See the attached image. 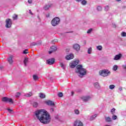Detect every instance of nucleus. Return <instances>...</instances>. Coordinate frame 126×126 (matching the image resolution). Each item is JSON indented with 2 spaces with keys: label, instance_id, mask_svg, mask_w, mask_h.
Here are the masks:
<instances>
[{
  "label": "nucleus",
  "instance_id": "1",
  "mask_svg": "<svg viewBox=\"0 0 126 126\" xmlns=\"http://www.w3.org/2000/svg\"><path fill=\"white\" fill-rule=\"evenodd\" d=\"M35 115L41 124H47L51 122V115L44 109L35 111Z\"/></svg>",
  "mask_w": 126,
  "mask_h": 126
},
{
  "label": "nucleus",
  "instance_id": "2",
  "mask_svg": "<svg viewBox=\"0 0 126 126\" xmlns=\"http://www.w3.org/2000/svg\"><path fill=\"white\" fill-rule=\"evenodd\" d=\"M76 73H79V77H83L84 75H86V70L83 68L82 65H77L76 67Z\"/></svg>",
  "mask_w": 126,
  "mask_h": 126
},
{
  "label": "nucleus",
  "instance_id": "3",
  "mask_svg": "<svg viewBox=\"0 0 126 126\" xmlns=\"http://www.w3.org/2000/svg\"><path fill=\"white\" fill-rule=\"evenodd\" d=\"M110 73H111V72L108 69H103L99 71V75H101V76H103V77L108 76Z\"/></svg>",
  "mask_w": 126,
  "mask_h": 126
},
{
  "label": "nucleus",
  "instance_id": "4",
  "mask_svg": "<svg viewBox=\"0 0 126 126\" xmlns=\"http://www.w3.org/2000/svg\"><path fill=\"white\" fill-rule=\"evenodd\" d=\"M59 23H60V18L58 17H55L51 21L52 26H57Z\"/></svg>",
  "mask_w": 126,
  "mask_h": 126
},
{
  "label": "nucleus",
  "instance_id": "5",
  "mask_svg": "<svg viewBox=\"0 0 126 126\" xmlns=\"http://www.w3.org/2000/svg\"><path fill=\"white\" fill-rule=\"evenodd\" d=\"M2 102H5L6 103H10V104H13V100L11 98H9L7 97H3L2 98Z\"/></svg>",
  "mask_w": 126,
  "mask_h": 126
},
{
  "label": "nucleus",
  "instance_id": "6",
  "mask_svg": "<svg viewBox=\"0 0 126 126\" xmlns=\"http://www.w3.org/2000/svg\"><path fill=\"white\" fill-rule=\"evenodd\" d=\"M79 63V60H77L75 61H73L72 63H70V66L71 68H74L77 64Z\"/></svg>",
  "mask_w": 126,
  "mask_h": 126
},
{
  "label": "nucleus",
  "instance_id": "7",
  "mask_svg": "<svg viewBox=\"0 0 126 126\" xmlns=\"http://www.w3.org/2000/svg\"><path fill=\"white\" fill-rule=\"evenodd\" d=\"M6 22V28H10L11 27V24H12V22L11 20L10 19H7L5 21Z\"/></svg>",
  "mask_w": 126,
  "mask_h": 126
},
{
  "label": "nucleus",
  "instance_id": "8",
  "mask_svg": "<svg viewBox=\"0 0 126 126\" xmlns=\"http://www.w3.org/2000/svg\"><path fill=\"white\" fill-rule=\"evenodd\" d=\"M74 126H83V123L80 120H76L74 123Z\"/></svg>",
  "mask_w": 126,
  "mask_h": 126
},
{
  "label": "nucleus",
  "instance_id": "9",
  "mask_svg": "<svg viewBox=\"0 0 126 126\" xmlns=\"http://www.w3.org/2000/svg\"><path fill=\"white\" fill-rule=\"evenodd\" d=\"M13 56L11 55L9 58L7 59V62L9 64L12 65V64H13Z\"/></svg>",
  "mask_w": 126,
  "mask_h": 126
},
{
  "label": "nucleus",
  "instance_id": "10",
  "mask_svg": "<svg viewBox=\"0 0 126 126\" xmlns=\"http://www.w3.org/2000/svg\"><path fill=\"white\" fill-rule=\"evenodd\" d=\"M47 63L48 64H50V65L52 64H54L55 63V59L51 58L50 59H48L47 60Z\"/></svg>",
  "mask_w": 126,
  "mask_h": 126
},
{
  "label": "nucleus",
  "instance_id": "11",
  "mask_svg": "<svg viewBox=\"0 0 126 126\" xmlns=\"http://www.w3.org/2000/svg\"><path fill=\"white\" fill-rule=\"evenodd\" d=\"M73 48L77 52L80 50V46L78 44H74L73 45Z\"/></svg>",
  "mask_w": 126,
  "mask_h": 126
},
{
  "label": "nucleus",
  "instance_id": "12",
  "mask_svg": "<svg viewBox=\"0 0 126 126\" xmlns=\"http://www.w3.org/2000/svg\"><path fill=\"white\" fill-rule=\"evenodd\" d=\"M121 58H122V54L120 53L115 56L114 60V61H119V60L121 59Z\"/></svg>",
  "mask_w": 126,
  "mask_h": 126
},
{
  "label": "nucleus",
  "instance_id": "13",
  "mask_svg": "<svg viewBox=\"0 0 126 126\" xmlns=\"http://www.w3.org/2000/svg\"><path fill=\"white\" fill-rule=\"evenodd\" d=\"M50 48L52 50L49 51V54H52V53H54V52H56V51H57V47L55 46H52Z\"/></svg>",
  "mask_w": 126,
  "mask_h": 126
},
{
  "label": "nucleus",
  "instance_id": "14",
  "mask_svg": "<svg viewBox=\"0 0 126 126\" xmlns=\"http://www.w3.org/2000/svg\"><path fill=\"white\" fill-rule=\"evenodd\" d=\"M46 104H47V105L48 106H55V102L52 100H48L46 101Z\"/></svg>",
  "mask_w": 126,
  "mask_h": 126
},
{
  "label": "nucleus",
  "instance_id": "15",
  "mask_svg": "<svg viewBox=\"0 0 126 126\" xmlns=\"http://www.w3.org/2000/svg\"><path fill=\"white\" fill-rule=\"evenodd\" d=\"M90 99V96H82L81 99L83 100L84 102H87Z\"/></svg>",
  "mask_w": 126,
  "mask_h": 126
},
{
  "label": "nucleus",
  "instance_id": "16",
  "mask_svg": "<svg viewBox=\"0 0 126 126\" xmlns=\"http://www.w3.org/2000/svg\"><path fill=\"white\" fill-rule=\"evenodd\" d=\"M73 58H74V56H73V54H70L67 56H66V60H67L68 61H69V60H72V59H73Z\"/></svg>",
  "mask_w": 126,
  "mask_h": 126
},
{
  "label": "nucleus",
  "instance_id": "17",
  "mask_svg": "<svg viewBox=\"0 0 126 126\" xmlns=\"http://www.w3.org/2000/svg\"><path fill=\"white\" fill-rule=\"evenodd\" d=\"M28 61H29L28 58H25V59L24 60V65H25V66H26L27 65V63H28Z\"/></svg>",
  "mask_w": 126,
  "mask_h": 126
},
{
  "label": "nucleus",
  "instance_id": "18",
  "mask_svg": "<svg viewBox=\"0 0 126 126\" xmlns=\"http://www.w3.org/2000/svg\"><path fill=\"white\" fill-rule=\"evenodd\" d=\"M52 4H50V5H46L44 7V9L45 10H48V9H49V8H50V7H51V6H52Z\"/></svg>",
  "mask_w": 126,
  "mask_h": 126
},
{
  "label": "nucleus",
  "instance_id": "19",
  "mask_svg": "<svg viewBox=\"0 0 126 126\" xmlns=\"http://www.w3.org/2000/svg\"><path fill=\"white\" fill-rule=\"evenodd\" d=\"M39 97L40 98H41V99H44V98H46V95L43 93H40Z\"/></svg>",
  "mask_w": 126,
  "mask_h": 126
},
{
  "label": "nucleus",
  "instance_id": "20",
  "mask_svg": "<svg viewBox=\"0 0 126 126\" xmlns=\"http://www.w3.org/2000/svg\"><path fill=\"white\" fill-rule=\"evenodd\" d=\"M32 95H33V94H32V92H30L28 94H25V97H31V96H32Z\"/></svg>",
  "mask_w": 126,
  "mask_h": 126
},
{
  "label": "nucleus",
  "instance_id": "21",
  "mask_svg": "<svg viewBox=\"0 0 126 126\" xmlns=\"http://www.w3.org/2000/svg\"><path fill=\"white\" fill-rule=\"evenodd\" d=\"M94 87L95 88H97V89H99L100 88V86L99 85V83H95L94 84Z\"/></svg>",
  "mask_w": 126,
  "mask_h": 126
},
{
  "label": "nucleus",
  "instance_id": "22",
  "mask_svg": "<svg viewBox=\"0 0 126 126\" xmlns=\"http://www.w3.org/2000/svg\"><path fill=\"white\" fill-rule=\"evenodd\" d=\"M32 77L34 80H38L39 79V77H38V76L36 75H33Z\"/></svg>",
  "mask_w": 126,
  "mask_h": 126
},
{
  "label": "nucleus",
  "instance_id": "23",
  "mask_svg": "<svg viewBox=\"0 0 126 126\" xmlns=\"http://www.w3.org/2000/svg\"><path fill=\"white\" fill-rule=\"evenodd\" d=\"M38 104L37 102H34L32 104V106L34 107V108H37V107H38Z\"/></svg>",
  "mask_w": 126,
  "mask_h": 126
},
{
  "label": "nucleus",
  "instance_id": "24",
  "mask_svg": "<svg viewBox=\"0 0 126 126\" xmlns=\"http://www.w3.org/2000/svg\"><path fill=\"white\" fill-rule=\"evenodd\" d=\"M112 69L114 71H116V70H117L118 69V65H114L113 68H112Z\"/></svg>",
  "mask_w": 126,
  "mask_h": 126
},
{
  "label": "nucleus",
  "instance_id": "25",
  "mask_svg": "<svg viewBox=\"0 0 126 126\" xmlns=\"http://www.w3.org/2000/svg\"><path fill=\"white\" fill-rule=\"evenodd\" d=\"M96 49H97L98 51H102V49H103V47H102V46L99 45L96 47Z\"/></svg>",
  "mask_w": 126,
  "mask_h": 126
},
{
  "label": "nucleus",
  "instance_id": "26",
  "mask_svg": "<svg viewBox=\"0 0 126 126\" xmlns=\"http://www.w3.org/2000/svg\"><path fill=\"white\" fill-rule=\"evenodd\" d=\"M112 120H113V121H115L117 120V119H118V117L117 116V115H115L113 114V116H112Z\"/></svg>",
  "mask_w": 126,
  "mask_h": 126
},
{
  "label": "nucleus",
  "instance_id": "27",
  "mask_svg": "<svg viewBox=\"0 0 126 126\" xmlns=\"http://www.w3.org/2000/svg\"><path fill=\"white\" fill-rule=\"evenodd\" d=\"M105 121L107 123L111 122V118L109 117L105 118Z\"/></svg>",
  "mask_w": 126,
  "mask_h": 126
},
{
  "label": "nucleus",
  "instance_id": "28",
  "mask_svg": "<svg viewBox=\"0 0 126 126\" xmlns=\"http://www.w3.org/2000/svg\"><path fill=\"white\" fill-rule=\"evenodd\" d=\"M116 109L113 108L111 110V113L112 114V115H115Z\"/></svg>",
  "mask_w": 126,
  "mask_h": 126
},
{
  "label": "nucleus",
  "instance_id": "29",
  "mask_svg": "<svg viewBox=\"0 0 126 126\" xmlns=\"http://www.w3.org/2000/svg\"><path fill=\"white\" fill-rule=\"evenodd\" d=\"M96 117H97V114H95L94 116H92L91 117V121H93V120H94V119H95Z\"/></svg>",
  "mask_w": 126,
  "mask_h": 126
},
{
  "label": "nucleus",
  "instance_id": "30",
  "mask_svg": "<svg viewBox=\"0 0 126 126\" xmlns=\"http://www.w3.org/2000/svg\"><path fill=\"white\" fill-rule=\"evenodd\" d=\"M18 17V16L16 14H15L13 15V19L14 20H16V19H17V17Z\"/></svg>",
  "mask_w": 126,
  "mask_h": 126
},
{
  "label": "nucleus",
  "instance_id": "31",
  "mask_svg": "<svg viewBox=\"0 0 126 126\" xmlns=\"http://www.w3.org/2000/svg\"><path fill=\"white\" fill-rule=\"evenodd\" d=\"M81 3L83 5H85V4H86L87 3V1H86V0H84L81 1Z\"/></svg>",
  "mask_w": 126,
  "mask_h": 126
},
{
  "label": "nucleus",
  "instance_id": "32",
  "mask_svg": "<svg viewBox=\"0 0 126 126\" xmlns=\"http://www.w3.org/2000/svg\"><path fill=\"white\" fill-rule=\"evenodd\" d=\"M91 52H92V48L90 47L88 49V54H91Z\"/></svg>",
  "mask_w": 126,
  "mask_h": 126
},
{
  "label": "nucleus",
  "instance_id": "33",
  "mask_svg": "<svg viewBox=\"0 0 126 126\" xmlns=\"http://www.w3.org/2000/svg\"><path fill=\"white\" fill-rule=\"evenodd\" d=\"M21 95V94L20 93H17L16 94V95L15 96H16V98H18Z\"/></svg>",
  "mask_w": 126,
  "mask_h": 126
},
{
  "label": "nucleus",
  "instance_id": "34",
  "mask_svg": "<svg viewBox=\"0 0 126 126\" xmlns=\"http://www.w3.org/2000/svg\"><path fill=\"white\" fill-rule=\"evenodd\" d=\"M121 35L122 36V37H126V32H122L121 33Z\"/></svg>",
  "mask_w": 126,
  "mask_h": 126
},
{
  "label": "nucleus",
  "instance_id": "35",
  "mask_svg": "<svg viewBox=\"0 0 126 126\" xmlns=\"http://www.w3.org/2000/svg\"><path fill=\"white\" fill-rule=\"evenodd\" d=\"M58 95V96L60 97H63V93H59Z\"/></svg>",
  "mask_w": 126,
  "mask_h": 126
},
{
  "label": "nucleus",
  "instance_id": "36",
  "mask_svg": "<svg viewBox=\"0 0 126 126\" xmlns=\"http://www.w3.org/2000/svg\"><path fill=\"white\" fill-rule=\"evenodd\" d=\"M97 10H98V11H101V10H102V7L98 6L97 7Z\"/></svg>",
  "mask_w": 126,
  "mask_h": 126
},
{
  "label": "nucleus",
  "instance_id": "37",
  "mask_svg": "<svg viewBox=\"0 0 126 126\" xmlns=\"http://www.w3.org/2000/svg\"><path fill=\"white\" fill-rule=\"evenodd\" d=\"M74 112H75V113L76 114V115H79V111L77 109H75L74 110Z\"/></svg>",
  "mask_w": 126,
  "mask_h": 126
},
{
  "label": "nucleus",
  "instance_id": "38",
  "mask_svg": "<svg viewBox=\"0 0 126 126\" xmlns=\"http://www.w3.org/2000/svg\"><path fill=\"white\" fill-rule=\"evenodd\" d=\"M23 54L26 55V54H28V50L26 49L23 51Z\"/></svg>",
  "mask_w": 126,
  "mask_h": 126
},
{
  "label": "nucleus",
  "instance_id": "39",
  "mask_svg": "<svg viewBox=\"0 0 126 126\" xmlns=\"http://www.w3.org/2000/svg\"><path fill=\"white\" fill-rule=\"evenodd\" d=\"M92 30H93L92 29H89V30H88L87 33H88V34L90 33L91 32H92Z\"/></svg>",
  "mask_w": 126,
  "mask_h": 126
},
{
  "label": "nucleus",
  "instance_id": "40",
  "mask_svg": "<svg viewBox=\"0 0 126 126\" xmlns=\"http://www.w3.org/2000/svg\"><path fill=\"white\" fill-rule=\"evenodd\" d=\"M112 27L113 28H116V27H117V26L116 25V24L112 23Z\"/></svg>",
  "mask_w": 126,
  "mask_h": 126
},
{
  "label": "nucleus",
  "instance_id": "41",
  "mask_svg": "<svg viewBox=\"0 0 126 126\" xmlns=\"http://www.w3.org/2000/svg\"><path fill=\"white\" fill-rule=\"evenodd\" d=\"M115 85H111V90H112L113 89H114V88H115Z\"/></svg>",
  "mask_w": 126,
  "mask_h": 126
},
{
  "label": "nucleus",
  "instance_id": "42",
  "mask_svg": "<svg viewBox=\"0 0 126 126\" xmlns=\"http://www.w3.org/2000/svg\"><path fill=\"white\" fill-rule=\"evenodd\" d=\"M60 65L61 66V67H63V66H64V65H63V63H60Z\"/></svg>",
  "mask_w": 126,
  "mask_h": 126
},
{
  "label": "nucleus",
  "instance_id": "43",
  "mask_svg": "<svg viewBox=\"0 0 126 126\" xmlns=\"http://www.w3.org/2000/svg\"><path fill=\"white\" fill-rule=\"evenodd\" d=\"M7 110L8 111V112H9V113H11L12 112H13L12 109H8Z\"/></svg>",
  "mask_w": 126,
  "mask_h": 126
},
{
  "label": "nucleus",
  "instance_id": "44",
  "mask_svg": "<svg viewBox=\"0 0 126 126\" xmlns=\"http://www.w3.org/2000/svg\"><path fill=\"white\" fill-rule=\"evenodd\" d=\"M105 9H106V10H109V6H107L105 7Z\"/></svg>",
  "mask_w": 126,
  "mask_h": 126
},
{
  "label": "nucleus",
  "instance_id": "45",
  "mask_svg": "<svg viewBox=\"0 0 126 126\" xmlns=\"http://www.w3.org/2000/svg\"><path fill=\"white\" fill-rule=\"evenodd\" d=\"M29 3H31L32 2V0H28Z\"/></svg>",
  "mask_w": 126,
  "mask_h": 126
},
{
  "label": "nucleus",
  "instance_id": "46",
  "mask_svg": "<svg viewBox=\"0 0 126 126\" xmlns=\"http://www.w3.org/2000/svg\"><path fill=\"white\" fill-rule=\"evenodd\" d=\"M30 13L31 14V15H33V13H32V12H31V10H30Z\"/></svg>",
  "mask_w": 126,
  "mask_h": 126
},
{
  "label": "nucleus",
  "instance_id": "47",
  "mask_svg": "<svg viewBox=\"0 0 126 126\" xmlns=\"http://www.w3.org/2000/svg\"><path fill=\"white\" fill-rule=\"evenodd\" d=\"M74 94V92H71V95H72V96H73Z\"/></svg>",
  "mask_w": 126,
  "mask_h": 126
},
{
  "label": "nucleus",
  "instance_id": "48",
  "mask_svg": "<svg viewBox=\"0 0 126 126\" xmlns=\"http://www.w3.org/2000/svg\"><path fill=\"white\" fill-rule=\"evenodd\" d=\"M81 0H76V1H78V2H79V1H81Z\"/></svg>",
  "mask_w": 126,
  "mask_h": 126
},
{
  "label": "nucleus",
  "instance_id": "49",
  "mask_svg": "<svg viewBox=\"0 0 126 126\" xmlns=\"http://www.w3.org/2000/svg\"><path fill=\"white\" fill-rule=\"evenodd\" d=\"M119 90L120 91H122V87L119 88Z\"/></svg>",
  "mask_w": 126,
  "mask_h": 126
},
{
  "label": "nucleus",
  "instance_id": "50",
  "mask_svg": "<svg viewBox=\"0 0 126 126\" xmlns=\"http://www.w3.org/2000/svg\"><path fill=\"white\" fill-rule=\"evenodd\" d=\"M50 17V14H48L46 16V17Z\"/></svg>",
  "mask_w": 126,
  "mask_h": 126
},
{
  "label": "nucleus",
  "instance_id": "51",
  "mask_svg": "<svg viewBox=\"0 0 126 126\" xmlns=\"http://www.w3.org/2000/svg\"><path fill=\"white\" fill-rule=\"evenodd\" d=\"M122 0H116V1H121Z\"/></svg>",
  "mask_w": 126,
  "mask_h": 126
},
{
  "label": "nucleus",
  "instance_id": "52",
  "mask_svg": "<svg viewBox=\"0 0 126 126\" xmlns=\"http://www.w3.org/2000/svg\"><path fill=\"white\" fill-rule=\"evenodd\" d=\"M52 112H54V108H51Z\"/></svg>",
  "mask_w": 126,
  "mask_h": 126
},
{
  "label": "nucleus",
  "instance_id": "53",
  "mask_svg": "<svg viewBox=\"0 0 126 126\" xmlns=\"http://www.w3.org/2000/svg\"><path fill=\"white\" fill-rule=\"evenodd\" d=\"M109 89H111V85L109 86Z\"/></svg>",
  "mask_w": 126,
  "mask_h": 126
}]
</instances>
